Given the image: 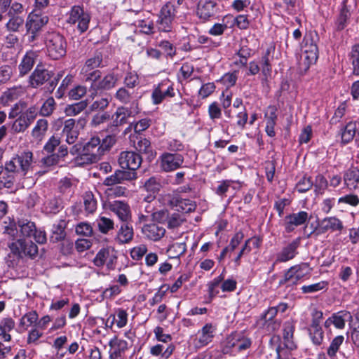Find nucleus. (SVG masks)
<instances>
[{
    "instance_id": "nucleus-1",
    "label": "nucleus",
    "mask_w": 359,
    "mask_h": 359,
    "mask_svg": "<svg viewBox=\"0 0 359 359\" xmlns=\"http://www.w3.org/2000/svg\"><path fill=\"white\" fill-rule=\"evenodd\" d=\"M8 246L10 252L6 259L8 267L14 268L25 257L34 259L38 254V246L30 240L13 238Z\"/></svg>"
},
{
    "instance_id": "nucleus-2",
    "label": "nucleus",
    "mask_w": 359,
    "mask_h": 359,
    "mask_svg": "<svg viewBox=\"0 0 359 359\" xmlns=\"http://www.w3.org/2000/svg\"><path fill=\"white\" fill-rule=\"evenodd\" d=\"M103 155V149L100 147V139L92 137L83 145L81 156H76L75 161L79 165H89L97 162Z\"/></svg>"
},
{
    "instance_id": "nucleus-3",
    "label": "nucleus",
    "mask_w": 359,
    "mask_h": 359,
    "mask_svg": "<svg viewBox=\"0 0 359 359\" xmlns=\"http://www.w3.org/2000/svg\"><path fill=\"white\" fill-rule=\"evenodd\" d=\"M33 163V154L29 151L20 152L5 163V170L25 176L31 169Z\"/></svg>"
},
{
    "instance_id": "nucleus-4",
    "label": "nucleus",
    "mask_w": 359,
    "mask_h": 359,
    "mask_svg": "<svg viewBox=\"0 0 359 359\" xmlns=\"http://www.w3.org/2000/svg\"><path fill=\"white\" fill-rule=\"evenodd\" d=\"M311 272V269L307 263L292 266L285 273L283 279L279 281V285L287 286L297 285L303 279L309 278Z\"/></svg>"
},
{
    "instance_id": "nucleus-5",
    "label": "nucleus",
    "mask_w": 359,
    "mask_h": 359,
    "mask_svg": "<svg viewBox=\"0 0 359 359\" xmlns=\"http://www.w3.org/2000/svg\"><path fill=\"white\" fill-rule=\"evenodd\" d=\"M48 56L53 60H59L66 55L67 42L59 33H49L46 39Z\"/></svg>"
},
{
    "instance_id": "nucleus-6",
    "label": "nucleus",
    "mask_w": 359,
    "mask_h": 359,
    "mask_svg": "<svg viewBox=\"0 0 359 359\" xmlns=\"http://www.w3.org/2000/svg\"><path fill=\"white\" fill-rule=\"evenodd\" d=\"M101 72L100 70H94L87 74L85 79L86 81L91 82V88L95 91L108 90L113 88L118 81L117 75L114 73H109L101 79Z\"/></svg>"
},
{
    "instance_id": "nucleus-7",
    "label": "nucleus",
    "mask_w": 359,
    "mask_h": 359,
    "mask_svg": "<svg viewBox=\"0 0 359 359\" xmlns=\"http://www.w3.org/2000/svg\"><path fill=\"white\" fill-rule=\"evenodd\" d=\"M177 15L175 6L171 2H167L162 6L156 22L160 32H169L172 30V23Z\"/></svg>"
},
{
    "instance_id": "nucleus-8",
    "label": "nucleus",
    "mask_w": 359,
    "mask_h": 359,
    "mask_svg": "<svg viewBox=\"0 0 359 359\" xmlns=\"http://www.w3.org/2000/svg\"><path fill=\"white\" fill-rule=\"evenodd\" d=\"M35 228L34 222L22 219L6 226L4 233L8 234L12 238H18V236L31 237L35 231Z\"/></svg>"
},
{
    "instance_id": "nucleus-9",
    "label": "nucleus",
    "mask_w": 359,
    "mask_h": 359,
    "mask_svg": "<svg viewBox=\"0 0 359 359\" xmlns=\"http://www.w3.org/2000/svg\"><path fill=\"white\" fill-rule=\"evenodd\" d=\"M38 108L33 105L29 107L13 123L11 130L15 133L25 132L36 118Z\"/></svg>"
},
{
    "instance_id": "nucleus-10",
    "label": "nucleus",
    "mask_w": 359,
    "mask_h": 359,
    "mask_svg": "<svg viewBox=\"0 0 359 359\" xmlns=\"http://www.w3.org/2000/svg\"><path fill=\"white\" fill-rule=\"evenodd\" d=\"M140 112L138 102L134 100L131 102L130 107H118L116 111L113 115V125L114 126H121L126 123L128 117L135 116Z\"/></svg>"
},
{
    "instance_id": "nucleus-11",
    "label": "nucleus",
    "mask_w": 359,
    "mask_h": 359,
    "mask_svg": "<svg viewBox=\"0 0 359 359\" xmlns=\"http://www.w3.org/2000/svg\"><path fill=\"white\" fill-rule=\"evenodd\" d=\"M343 228V224L338 218L335 217H325L318 222V226L307 236V238H310L313 233L318 236L328 231H341Z\"/></svg>"
},
{
    "instance_id": "nucleus-12",
    "label": "nucleus",
    "mask_w": 359,
    "mask_h": 359,
    "mask_svg": "<svg viewBox=\"0 0 359 359\" xmlns=\"http://www.w3.org/2000/svg\"><path fill=\"white\" fill-rule=\"evenodd\" d=\"M270 344L276 351V359H290L292 351L296 348L293 341L282 342L278 335H273L271 338Z\"/></svg>"
},
{
    "instance_id": "nucleus-13",
    "label": "nucleus",
    "mask_w": 359,
    "mask_h": 359,
    "mask_svg": "<svg viewBox=\"0 0 359 359\" xmlns=\"http://www.w3.org/2000/svg\"><path fill=\"white\" fill-rule=\"evenodd\" d=\"M118 164L122 169L136 172L142 163V157L134 151H122L118 157Z\"/></svg>"
},
{
    "instance_id": "nucleus-14",
    "label": "nucleus",
    "mask_w": 359,
    "mask_h": 359,
    "mask_svg": "<svg viewBox=\"0 0 359 359\" xmlns=\"http://www.w3.org/2000/svg\"><path fill=\"white\" fill-rule=\"evenodd\" d=\"M161 168L165 172H170L180 168L184 163L182 155L178 153H163L161 157Z\"/></svg>"
},
{
    "instance_id": "nucleus-15",
    "label": "nucleus",
    "mask_w": 359,
    "mask_h": 359,
    "mask_svg": "<svg viewBox=\"0 0 359 359\" xmlns=\"http://www.w3.org/2000/svg\"><path fill=\"white\" fill-rule=\"evenodd\" d=\"M53 75L54 73L52 71L45 69L42 65H38L29 76V85L32 88H36L50 80Z\"/></svg>"
},
{
    "instance_id": "nucleus-16",
    "label": "nucleus",
    "mask_w": 359,
    "mask_h": 359,
    "mask_svg": "<svg viewBox=\"0 0 359 359\" xmlns=\"http://www.w3.org/2000/svg\"><path fill=\"white\" fill-rule=\"evenodd\" d=\"M216 0H199L197 4V16L203 21L210 20L217 13Z\"/></svg>"
},
{
    "instance_id": "nucleus-17",
    "label": "nucleus",
    "mask_w": 359,
    "mask_h": 359,
    "mask_svg": "<svg viewBox=\"0 0 359 359\" xmlns=\"http://www.w3.org/2000/svg\"><path fill=\"white\" fill-rule=\"evenodd\" d=\"M175 96L172 85L168 81L160 83L153 90L151 94L152 102L154 104H159L166 97Z\"/></svg>"
},
{
    "instance_id": "nucleus-18",
    "label": "nucleus",
    "mask_w": 359,
    "mask_h": 359,
    "mask_svg": "<svg viewBox=\"0 0 359 359\" xmlns=\"http://www.w3.org/2000/svg\"><path fill=\"white\" fill-rule=\"evenodd\" d=\"M116 258L113 250L104 248L98 251L93 262L97 267H101L106 264L109 269H114Z\"/></svg>"
},
{
    "instance_id": "nucleus-19",
    "label": "nucleus",
    "mask_w": 359,
    "mask_h": 359,
    "mask_svg": "<svg viewBox=\"0 0 359 359\" xmlns=\"http://www.w3.org/2000/svg\"><path fill=\"white\" fill-rule=\"evenodd\" d=\"M137 178V172L130 170H117L116 172L107 177L103 184L105 186H113L121 184L124 181H131Z\"/></svg>"
},
{
    "instance_id": "nucleus-20",
    "label": "nucleus",
    "mask_w": 359,
    "mask_h": 359,
    "mask_svg": "<svg viewBox=\"0 0 359 359\" xmlns=\"http://www.w3.org/2000/svg\"><path fill=\"white\" fill-rule=\"evenodd\" d=\"M107 208L117 215L121 222L130 221L131 212L128 204L121 201H109Z\"/></svg>"
},
{
    "instance_id": "nucleus-21",
    "label": "nucleus",
    "mask_w": 359,
    "mask_h": 359,
    "mask_svg": "<svg viewBox=\"0 0 359 359\" xmlns=\"http://www.w3.org/2000/svg\"><path fill=\"white\" fill-rule=\"evenodd\" d=\"M308 219L309 215L306 211H300L285 216L284 219L285 231L287 233L293 231L297 226L305 224Z\"/></svg>"
},
{
    "instance_id": "nucleus-22",
    "label": "nucleus",
    "mask_w": 359,
    "mask_h": 359,
    "mask_svg": "<svg viewBox=\"0 0 359 359\" xmlns=\"http://www.w3.org/2000/svg\"><path fill=\"white\" fill-rule=\"evenodd\" d=\"M301 244V238L298 237L284 246L281 251L277 254L276 262H286L295 257L298 254L297 249Z\"/></svg>"
},
{
    "instance_id": "nucleus-23",
    "label": "nucleus",
    "mask_w": 359,
    "mask_h": 359,
    "mask_svg": "<svg viewBox=\"0 0 359 359\" xmlns=\"http://www.w3.org/2000/svg\"><path fill=\"white\" fill-rule=\"evenodd\" d=\"M48 22V17L44 13H40L38 10H33L29 13L25 27L27 29L41 30Z\"/></svg>"
},
{
    "instance_id": "nucleus-24",
    "label": "nucleus",
    "mask_w": 359,
    "mask_h": 359,
    "mask_svg": "<svg viewBox=\"0 0 359 359\" xmlns=\"http://www.w3.org/2000/svg\"><path fill=\"white\" fill-rule=\"evenodd\" d=\"M110 347L109 359H118L122 358L128 348V342L123 339L114 337L109 342Z\"/></svg>"
},
{
    "instance_id": "nucleus-25",
    "label": "nucleus",
    "mask_w": 359,
    "mask_h": 359,
    "mask_svg": "<svg viewBox=\"0 0 359 359\" xmlns=\"http://www.w3.org/2000/svg\"><path fill=\"white\" fill-rule=\"evenodd\" d=\"M142 233L147 239L158 241L164 236L165 229L163 226L153 223L144 225L142 228Z\"/></svg>"
},
{
    "instance_id": "nucleus-26",
    "label": "nucleus",
    "mask_w": 359,
    "mask_h": 359,
    "mask_svg": "<svg viewBox=\"0 0 359 359\" xmlns=\"http://www.w3.org/2000/svg\"><path fill=\"white\" fill-rule=\"evenodd\" d=\"M134 236V231L130 221L122 222L115 240L119 244L129 243Z\"/></svg>"
},
{
    "instance_id": "nucleus-27",
    "label": "nucleus",
    "mask_w": 359,
    "mask_h": 359,
    "mask_svg": "<svg viewBox=\"0 0 359 359\" xmlns=\"http://www.w3.org/2000/svg\"><path fill=\"white\" fill-rule=\"evenodd\" d=\"M79 130L76 126V120L69 118L63 122L62 135L66 137V142L69 144H74L79 136Z\"/></svg>"
},
{
    "instance_id": "nucleus-28",
    "label": "nucleus",
    "mask_w": 359,
    "mask_h": 359,
    "mask_svg": "<svg viewBox=\"0 0 359 359\" xmlns=\"http://www.w3.org/2000/svg\"><path fill=\"white\" fill-rule=\"evenodd\" d=\"M276 315L277 310L275 307L272 306L262 316L261 320L263 321L262 325L265 326L269 332L275 331L280 326V322L274 319Z\"/></svg>"
},
{
    "instance_id": "nucleus-29",
    "label": "nucleus",
    "mask_w": 359,
    "mask_h": 359,
    "mask_svg": "<svg viewBox=\"0 0 359 359\" xmlns=\"http://www.w3.org/2000/svg\"><path fill=\"white\" fill-rule=\"evenodd\" d=\"M103 55L101 51L96 50L93 55L88 58L82 68V73L84 74V79L87 77V74L95 70V69L102 67Z\"/></svg>"
},
{
    "instance_id": "nucleus-30",
    "label": "nucleus",
    "mask_w": 359,
    "mask_h": 359,
    "mask_svg": "<svg viewBox=\"0 0 359 359\" xmlns=\"http://www.w3.org/2000/svg\"><path fill=\"white\" fill-rule=\"evenodd\" d=\"M38 314L36 311H32L24 314L20 319L16 331L23 333L28 327L35 323L38 320Z\"/></svg>"
},
{
    "instance_id": "nucleus-31",
    "label": "nucleus",
    "mask_w": 359,
    "mask_h": 359,
    "mask_svg": "<svg viewBox=\"0 0 359 359\" xmlns=\"http://www.w3.org/2000/svg\"><path fill=\"white\" fill-rule=\"evenodd\" d=\"M36 57L37 53L32 50L25 54L18 67L21 76L27 74L32 69Z\"/></svg>"
},
{
    "instance_id": "nucleus-32",
    "label": "nucleus",
    "mask_w": 359,
    "mask_h": 359,
    "mask_svg": "<svg viewBox=\"0 0 359 359\" xmlns=\"http://www.w3.org/2000/svg\"><path fill=\"white\" fill-rule=\"evenodd\" d=\"M15 325V320L11 318H4L0 321V337L4 341H10L11 340V335L8 333Z\"/></svg>"
},
{
    "instance_id": "nucleus-33",
    "label": "nucleus",
    "mask_w": 359,
    "mask_h": 359,
    "mask_svg": "<svg viewBox=\"0 0 359 359\" xmlns=\"http://www.w3.org/2000/svg\"><path fill=\"white\" fill-rule=\"evenodd\" d=\"M276 108L273 106H269L268 107L267 113L265 114V116L266 117V133L270 137H274L276 135V133L274 131V126L277 120L276 115Z\"/></svg>"
},
{
    "instance_id": "nucleus-34",
    "label": "nucleus",
    "mask_w": 359,
    "mask_h": 359,
    "mask_svg": "<svg viewBox=\"0 0 359 359\" xmlns=\"http://www.w3.org/2000/svg\"><path fill=\"white\" fill-rule=\"evenodd\" d=\"M24 93L23 88L22 86H15L8 88L7 90L4 92L0 101L4 104H8L10 102H13L17 100Z\"/></svg>"
},
{
    "instance_id": "nucleus-35",
    "label": "nucleus",
    "mask_w": 359,
    "mask_h": 359,
    "mask_svg": "<svg viewBox=\"0 0 359 359\" xmlns=\"http://www.w3.org/2000/svg\"><path fill=\"white\" fill-rule=\"evenodd\" d=\"M215 330V326H213L211 323L205 324L201 330V335L198 339L200 344L205 346L210 343L214 337Z\"/></svg>"
},
{
    "instance_id": "nucleus-36",
    "label": "nucleus",
    "mask_w": 359,
    "mask_h": 359,
    "mask_svg": "<svg viewBox=\"0 0 359 359\" xmlns=\"http://www.w3.org/2000/svg\"><path fill=\"white\" fill-rule=\"evenodd\" d=\"M344 180L350 189L357 188L359 184V170L356 168L348 169L344 173Z\"/></svg>"
},
{
    "instance_id": "nucleus-37",
    "label": "nucleus",
    "mask_w": 359,
    "mask_h": 359,
    "mask_svg": "<svg viewBox=\"0 0 359 359\" xmlns=\"http://www.w3.org/2000/svg\"><path fill=\"white\" fill-rule=\"evenodd\" d=\"M66 222L64 220H60L57 224H53L52 229V235L50 240L53 243H57L62 241L65 236Z\"/></svg>"
},
{
    "instance_id": "nucleus-38",
    "label": "nucleus",
    "mask_w": 359,
    "mask_h": 359,
    "mask_svg": "<svg viewBox=\"0 0 359 359\" xmlns=\"http://www.w3.org/2000/svg\"><path fill=\"white\" fill-rule=\"evenodd\" d=\"M9 20L6 24V28L11 32H18L24 24V18L20 15H13L11 13H7Z\"/></svg>"
},
{
    "instance_id": "nucleus-39",
    "label": "nucleus",
    "mask_w": 359,
    "mask_h": 359,
    "mask_svg": "<svg viewBox=\"0 0 359 359\" xmlns=\"http://www.w3.org/2000/svg\"><path fill=\"white\" fill-rule=\"evenodd\" d=\"M48 126L47 120L43 118L38 120L32 131V137L37 140H41L48 130Z\"/></svg>"
},
{
    "instance_id": "nucleus-40",
    "label": "nucleus",
    "mask_w": 359,
    "mask_h": 359,
    "mask_svg": "<svg viewBox=\"0 0 359 359\" xmlns=\"http://www.w3.org/2000/svg\"><path fill=\"white\" fill-rule=\"evenodd\" d=\"M348 60L353 67V74L359 76V44H355L348 55Z\"/></svg>"
},
{
    "instance_id": "nucleus-41",
    "label": "nucleus",
    "mask_w": 359,
    "mask_h": 359,
    "mask_svg": "<svg viewBox=\"0 0 359 359\" xmlns=\"http://www.w3.org/2000/svg\"><path fill=\"white\" fill-rule=\"evenodd\" d=\"M344 341V337L342 335L336 336L330 342L329 347L327 349V354L331 359H334L337 357V353L339 351L340 346Z\"/></svg>"
},
{
    "instance_id": "nucleus-42",
    "label": "nucleus",
    "mask_w": 359,
    "mask_h": 359,
    "mask_svg": "<svg viewBox=\"0 0 359 359\" xmlns=\"http://www.w3.org/2000/svg\"><path fill=\"white\" fill-rule=\"evenodd\" d=\"M356 131V124L353 122H349L344 127L341 133V142L347 144L350 142L354 137Z\"/></svg>"
},
{
    "instance_id": "nucleus-43",
    "label": "nucleus",
    "mask_w": 359,
    "mask_h": 359,
    "mask_svg": "<svg viewBox=\"0 0 359 359\" xmlns=\"http://www.w3.org/2000/svg\"><path fill=\"white\" fill-rule=\"evenodd\" d=\"M87 102L84 100L72 104H69L66 107L65 112L66 115L69 116H76L83 111L87 107Z\"/></svg>"
},
{
    "instance_id": "nucleus-44",
    "label": "nucleus",
    "mask_w": 359,
    "mask_h": 359,
    "mask_svg": "<svg viewBox=\"0 0 359 359\" xmlns=\"http://www.w3.org/2000/svg\"><path fill=\"white\" fill-rule=\"evenodd\" d=\"M83 204L85 210L88 213H93L97 209V201L90 191H87L83 195Z\"/></svg>"
},
{
    "instance_id": "nucleus-45",
    "label": "nucleus",
    "mask_w": 359,
    "mask_h": 359,
    "mask_svg": "<svg viewBox=\"0 0 359 359\" xmlns=\"http://www.w3.org/2000/svg\"><path fill=\"white\" fill-rule=\"evenodd\" d=\"M56 102L53 97H48L42 104L39 114L42 116H50L55 109Z\"/></svg>"
},
{
    "instance_id": "nucleus-46",
    "label": "nucleus",
    "mask_w": 359,
    "mask_h": 359,
    "mask_svg": "<svg viewBox=\"0 0 359 359\" xmlns=\"http://www.w3.org/2000/svg\"><path fill=\"white\" fill-rule=\"evenodd\" d=\"M97 224L100 231L102 233H107L114 227V221L106 217H100L97 219Z\"/></svg>"
},
{
    "instance_id": "nucleus-47",
    "label": "nucleus",
    "mask_w": 359,
    "mask_h": 359,
    "mask_svg": "<svg viewBox=\"0 0 359 359\" xmlns=\"http://www.w3.org/2000/svg\"><path fill=\"white\" fill-rule=\"evenodd\" d=\"M136 25L140 28L141 32L150 35L154 33V22L149 19H142L136 21Z\"/></svg>"
},
{
    "instance_id": "nucleus-48",
    "label": "nucleus",
    "mask_w": 359,
    "mask_h": 359,
    "mask_svg": "<svg viewBox=\"0 0 359 359\" xmlns=\"http://www.w3.org/2000/svg\"><path fill=\"white\" fill-rule=\"evenodd\" d=\"M15 176L18 175L14 172H7L5 170L4 175L0 178V189L12 188L15 181Z\"/></svg>"
},
{
    "instance_id": "nucleus-49",
    "label": "nucleus",
    "mask_w": 359,
    "mask_h": 359,
    "mask_svg": "<svg viewBox=\"0 0 359 359\" xmlns=\"http://www.w3.org/2000/svg\"><path fill=\"white\" fill-rule=\"evenodd\" d=\"M186 250L187 247L185 243H176L169 247L168 252H169L172 257L178 258L184 254Z\"/></svg>"
},
{
    "instance_id": "nucleus-50",
    "label": "nucleus",
    "mask_w": 359,
    "mask_h": 359,
    "mask_svg": "<svg viewBox=\"0 0 359 359\" xmlns=\"http://www.w3.org/2000/svg\"><path fill=\"white\" fill-rule=\"evenodd\" d=\"M309 336L316 345H320L323 341L324 332L322 327L309 328Z\"/></svg>"
},
{
    "instance_id": "nucleus-51",
    "label": "nucleus",
    "mask_w": 359,
    "mask_h": 359,
    "mask_svg": "<svg viewBox=\"0 0 359 359\" xmlns=\"http://www.w3.org/2000/svg\"><path fill=\"white\" fill-rule=\"evenodd\" d=\"M317 59L313 57L311 59L309 55L302 53L301 56V62L299 65V70L301 74H305L309 69L311 65L314 64Z\"/></svg>"
},
{
    "instance_id": "nucleus-52",
    "label": "nucleus",
    "mask_w": 359,
    "mask_h": 359,
    "mask_svg": "<svg viewBox=\"0 0 359 359\" xmlns=\"http://www.w3.org/2000/svg\"><path fill=\"white\" fill-rule=\"evenodd\" d=\"M328 283L327 281H320L319 283L304 285L302 287V291L303 293H313L322 290H326L327 288Z\"/></svg>"
},
{
    "instance_id": "nucleus-53",
    "label": "nucleus",
    "mask_w": 359,
    "mask_h": 359,
    "mask_svg": "<svg viewBox=\"0 0 359 359\" xmlns=\"http://www.w3.org/2000/svg\"><path fill=\"white\" fill-rule=\"evenodd\" d=\"M270 50L267 49L265 54L262 57V73L264 79H267L271 73V66L269 61Z\"/></svg>"
},
{
    "instance_id": "nucleus-54",
    "label": "nucleus",
    "mask_w": 359,
    "mask_h": 359,
    "mask_svg": "<svg viewBox=\"0 0 359 359\" xmlns=\"http://www.w3.org/2000/svg\"><path fill=\"white\" fill-rule=\"evenodd\" d=\"M27 104L24 101H19L18 103L15 104V105L11 108V111L8 114V117L10 118H14L17 117L18 115H21L24 113L26 109H27Z\"/></svg>"
},
{
    "instance_id": "nucleus-55",
    "label": "nucleus",
    "mask_w": 359,
    "mask_h": 359,
    "mask_svg": "<svg viewBox=\"0 0 359 359\" xmlns=\"http://www.w3.org/2000/svg\"><path fill=\"white\" fill-rule=\"evenodd\" d=\"M116 98L123 104H128L133 101L132 94L125 88H120L116 93Z\"/></svg>"
},
{
    "instance_id": "nucleus-56",
    "label": "nucleus",
    "mask_w": 359,
    "mask_h": 359,
    "mask_svg": "<svg viewBox=\"0 0 359 359\" xmlns=\"http://www.w3.org/2000/svg\"><path fill=\"white\" fill-rule=\"evenodd\" d=\"M313 182L311 177L304 175L296 184V189L300 193H304L309 191L312 186Z\"/></svg>"
},
{
    "instance_id": "nucleus-57",
    "label": "nucleus",
    "mask_w": 359,
    "mask_h": 359,
    "mask_svg": "<svg viewBox=\"0 0 359 359\" xmlns=\"http://www.w3.org/2000/svg\"><path fill=\"white\" fill-rule=\"evenodd\" d=\"M144 187L148 192L155 194L160 190L161 184L156 177H151L145 182Z\"/></svg>"
},
{
    "instance_id": "nucleus-58",
    "label": "nucleus",
    "mask_w": 359,
    "mask_h": 359,
    "mask_svg": "<svg viewBox=\"0 0 359 359\" xmlns=\"http://www.w3.org/2000/svg\"><path fill=\"white\" fill-rule=\"evenodd\" d=\"M84 13L85 12L81 7L76 6H73L70 11L68 22L69 23L75 24L81 19Z\"/></svg>"
},
{
    "instance_id": "nucleus-59",
    "label": "nucleus",
    "mask_w": 359,
    "mask_h": 359,
    "mask_svg": "<svg viewBox=\"0 0 359 359\" xmlns=\"http://www.w3.org/2000/svg\"><path fill=\"white\" fill-rule=\"evenodd\" d=\"M177 206L185 212H190L195 210L196 204L189 199L180 198L177 200Z\"/></svg>"
},
{
    "instance_id": "nucleus-60",
    "label": "nucleus",
    "mask_w": 359,
    "mask_h": 359,
    "mask_svg": "<svg viewBox=\"0 0 359 359\" xmlns=\"http://www.w3.org/2000/svg\"><path fill=\"white\" fill-rule=\"evenodd\" d=\"M168 227L169 229H175L180 226L184 219L182 218L181 215L178 213H173L170 216L168 215Z\"/></svg>"
},
{
    "instance_id": "nucleus-61",
    "label": "nucleus",
    "mask_w": 359,
    "mask_h": 359,
    "mask_svg": "<svg viewBox=\"0 0 359 359\" xmlns=\"http://www.w3.org/2000/svg\"><path fill=\"white\" fill-rule=\"evenodd\" d=\"M115 321L118 328L125 327L128 322V313L126 311L121 309H118Z\"/></svg>"
},
{
    "instance_id": "nucleus-62",
    "label": "nucleus",
    "mask_w": 359,
    "mask_h": 359,
    "mask_svg": "<svg viewBox=\"0 0 359 359\" xmlns=\"http://www.w3.org/2000/svg\"><path fill=\"white\" fill-rule=\"evenodd\" d=\"M110 118V115L108 112L97 113L95 114L91 120L90 124L92 126H97Z\"/></svg>"
},
{
    "instance_id": "nucleus-63",
    "label": "nucleus",
    "mask_w": 359,
    "mask_h": 359,
    "mask_svg": "<svg viewBox=\"0 0 359 359\" xmlns=\"http://www.w3.org/2000/svg\"><path fill=\"white\" fill-rule=\"evenodd\" d=\"M147 248L145 245H140L132 249L130 255L133 259L140 260L143 256L147 253Z\"/></svg>"
},
{
    "instance_id": "nucleus-64",
    "label": "nucleus",
    "mask_w": 359,
    "mask_h": 359,
    "mask_svg": "<svg viewBox=\"0 0 359 359\" xmlns=\"http://www.w3.org/2000/svg\"><path fill=\"white\" fill-rule=\"evenodd\" d=\"M76 232L79 235L84 236H90L93 233V228L90 224L88 223L81 222L76 225Z\"/></svg>"
}]
</instances>
